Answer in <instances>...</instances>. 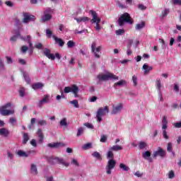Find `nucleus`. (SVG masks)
Returning <instances> with one entry per match:
<instances>
[{
  "label": "nucleus",
  "instance_id": "f257e3e1",
  "mask_svg": "<svg viewBox=\"0 0 181 181\" xmlns=\"http://www.w3.org/2000/svg\"><path fill=\"white\" fill-rule=\"evenodd\" d=\"M45 159L47 160L49 165H62V166H66V168L70 166V163L66 162L62 158L55 157V156H45Z\"/></svg>",
  "mask_w": 181,
  "mask_h": 181
},
{
  "label": "nucleus",
  "instance_id": "f03ea898",
  "mask_svg": "<svg viewBox=\"0 0 181 181\" xmlns=\"http://www.w3.org/2000/svg\"><path fill=\"white\" fill-rule=\"evenodd\" d=\"M97 78L98 80V84L100 81H108V80H113V81L119 80V77L111 73H108L107 74H99L98 75Z\"/></svg>",
  "mask_w": 181,
  "mask_h": 181
},
{
  "label": "nucleus",
  "instance_id": "7ed1b4c3",
  "mask_svg": "<svg viewBox=\"0 0 181 181\" xmlns=\"http://www.w3.org/2000/svg\"><path fill=\"white\" fill-rule=\"evenodd\" d=\"M161 124H162V134H163V138L164 139H165V141H168V139H169V134H168V117L166 116H163L162 118V121H161Z\"/></svg>",
  "mask_w": 181,
  "mask_h": 181
},
{
  "label": "nucleus",
  "instance_id": "20e7f679",
  "mask_svg": "<svg viewBox=\"0 0 181 181\" xmlns=\"http://www.w3.org/2000/svg\"><path fill=\"white\" fill-rule=\"evenodd\" d=\"M110 112V109L108 106H105L104 107H100L96 112V119L98 122L103 121V117H105L107 114Z\"/></svg>",
  "mask_w": 181,
  "mask_h": 181
},
{
  "label": "nucleus",
  "instance_id": "39448f33",
  "mask_svg": "<svg viewBox=\"0 0 181 181\" xmlns=\"http://www.w3.org/2000/svg\"><path fill=\"white\" fill-rule=\"evenodd\" d=\"M12 107V104L11 103H8L0 107V114L4 117H6V115H12L15 111L9 110Z\"/></svg>",
  "mask_w": 181,
  "mask_h": 181
},
{
  "label": "nucleus",
  "instance_id": "423d86ee",
  "mask_svg": "<svg viewBox=\"0 0 181 181\" xmlns=\"http://www.w3.org/2000/svg\"><path fill=\"white\" fill-rule=\"evenodd\" d=\"M119 25L123 26L124 23H129L130 25H132L133 22L132 20H131V16H129V13H123L118 20Z\"/></svg>",
  "mask_w": 181,
  "mask_h": 181
},
{
  "label": "nucleus",
  "instance_id": "0eeeda50",
  "mask_svg": "<svg viewBox=\"0 0 181 181\" xmlns=\"http://www.w3.org/2000/svg\"><path fill=\"white\" fill-rule=\"evenodd\" d=\"M78 90L79 89L76 85H72L71 86H66L64 88V93H65V94H69V93H73L76 98L78 97Z\"/></svg>",
  "mask_w": 181,
  "mask_h": 181
},
{
  "label": "nucleus",
  "instance_id": "6e6552de",
  "mask_svg": "<svg viewBox=\"0 0 181 181\" xmlns=\"http://www.w3.org/2000/svg\"><path fill=\"white\" fill-rule=\"evenodd\" d=\"M101 46L97 47V44L95 42H93L91 45V52L93 53L95 59H100V56L101 54Z\"/></svg>",
  "mask_w": 181,
  "mask_h": 181
},
{
  "label": "nucleus",
  "instance_id": "1a4fd4ad",
  "mask_svg": "<svg viewBox=\"0 0 181 181\" xmlns=\"http://www.w3.org/2000/svg\"><path fill=\"white\" fill-rule=\"evenodd\" d=\"M52 13H53V9L51 8H46L42 16V21L47 22V21H50V19H52Z\"/></svg>",
  "mask_w": 181,
  "mask_h": 181
},
{
  "label": "nucleus",
  "instance_id": "9d476101",
  "mask_svg": "<svg viewBox=\"0 0 181 181\" xmlns=\"http://www.w3.org/2000/svg\"><path fill=\"white\" fill-rule=\"evenodd\" d=\"M115 165H117V161L114 159H110L107 161V165L105 167L106 173L107 175H111L112 169L115 168Z\"/></svg>",
  "mask_w": 181,
  "mask_h": 181
},
{
  "label": "nucleus",
  "instance_id": "9b49d317",
  "mask_svg": "<svg viewBox=\"0 0 181 181\" xmlns=\"http://www.w3.org/2000/svg\"><path fill=\"white\" fill-rule=\"evenodd\" d=\"M23 23H29V22H35L36 21V17L30 14V13H23Z\"/></svg>",
  "mask_w": 181,
  "mask_h": 181
},
{
  "label": "nucleus",
  "instance_id": "f8f14e48",
  "mask_svg": "<svg viewBox=\"0 0 181 181\" xmlns=\"http://www.w3.org/2000/svg\"><path fill=\"white\" fill-rule=\"evenodd\" d=\"M124 109V104L119 103L117 105H113L111 114L112 115H117V114H121V111Z\"/></svg>",
  "mask_w": 181,
  "mask_h": 181
},
{
  "label": "nucleus",
  "instance_id": "ddd939ff",
  "mask_svg": "<svg viewBox=\"0 0 181 181\" xmlns=\"http://www.w3.org/2000/svg\"><path fill=\"white\" fill-rule=\"evenodd\" d=\"M89 14L91 15L92 19L90 20V23L94 25L95 22H101V18L98 16V13L94 10H90Z\"/></svg>",
  "mask_w": 181,
  "mask_h": 181
},
{
  "label": "nucleus",
  "instance_id": "4468645a",
  "mask_svg": "<svg viewBox=\"0 0 181 181\" xmlns=\"http://www.w3.org/2000/svg\"><path fill=\"white\" fill-rule=\"evenodd\" d=\"M165 158L166 156V151L162 148V147H158L157 151H153V158Z\"/></svg>",
  "mask_w": 181,
  "mask_h": 181
},
{
  "label": "nucleus",
  "instance_id": "2eb2a0df",
  "mask_svg": "<svg viewBox=\"0 0 181 181\" xmlns=\"http://www.w3.org/2000/svg\"><path fill=\"white\" fill-rule=\"evenodd\" d=\"M49 98H50V95H45L44 98L38 101L37 107L38 108H43V105H45V104H47V103H50V99Z\"/></svg>",
  "mask_w": 181,
  "mask_h": 181
},
{
  "label": "nucleus",
  "instance_id": "dca6fc26",
  "mask_svg": "<svg viewBox=\"0 0 181 181\" xmlns=\"http://www.w3.org/2000/svg\"><path fill=\"white\" fill-rule=\"evenodd\" d=\"M13 35H14L13 36H12L10 38L11 42H16L18 37H19V39H21V30H13L12 31Z\"/></svg>",
  "mask_w": 181,
  "mask_h": 181
},
{
  "label": "nucleus",
  "instance_id": "f3484780",
  "mask_svg": "<svg viewBox=\"0 0 181 181\" xmlns=\"http://www.w3.org/2000/svg\"><path fill=\"white\" fill-rule=\"evenodd\" d=\"M43 54H45L47 59H49V60H54V59H56V57L52 54V51L48 48L45 49Z\"/></svg>",
  "mask_w": 181,
  "mask_h": 181
},
{
  "label": "nucleus",
  "instance_id": "a211bd4d",
  "mask_svg": "<svg viewBox=\"0 0 181 181\" xmlns=\"http://www.w3.org/2000/svg\"><path fill=\"white\" fill-rule=\"evenodd\" d=\"M52 38L54 39L55 44L58 45L60 47L64 46V41L62 38H59L56 37V35H52Z\"/></svg>",
  "mask_w": 181,
  "mask_h": 181
},
{
  "label": "nucleus",
  "instance_id": "6ab92c4d",
  "mask_svg": "<svg viewBox=\"0 0 181 181\" xmlns=\"http://www.w3.org/2000/svg\"><path fill=\"white\" fill-rule=\"evenodd\" d=\"M0 135L1 136H5V138H8V136H9V130L6 128L0 129Z\"/></svg>",
  "mask_w": 181,
  "mask_h": 181
},
{
  "label": "nucleus",
  "instance_id": "aec40b11",
  "mask_svg": "<svg viewBox=\"0 0 181 181\" xmlns=\"http://www.w3.org/2000/svg\"><path fill=\"white\" fill-rule=\"evenodd\" d=\"M16 155H18V156H19V158H28L29 157V154H28V153L22 151V150H18L16 152Z\"/></svg>",
  "mask_w": 181,
  "mask_h": 181
},
{
  "label": "nucleus",
  "instance_id": "412c9836",
  "mask_svg": "<svg viewBox=\"0 0 181 181\" xmlns=\"http://www.w3.org/2000/svg\"><path fill=\"white\" fill-rule=\"evenodd\" d=\"M47 146L49 148H59V146H66V144L64 143H54V144H48Z\"/></svg>",
  "mask_w": 181,
  "mask_h": 181
},
{
  "label": "nucleus",
  "instance_id": "4be33fe9",
  "mask_svg": "<svg viewBox=\"0 0 181 181\" xmlns=\"http://www.w3.org/2000/svg\"><path fill=\"white\" fill-rule=\"evenodd\" d=\"M153 69V68L152 66H149L146 64H144L143 65V69L144 70V74H149V71H152Z\"/></svg>",
  "mask_w": 181,
  "mask_h": 181
},
{
  "label": "nucleus",
  "instance_id": "5701e85b",
  "mask_svg": "<svg viewBox=\"0 0 181 181\" xmlns=\"http://www.w3.org/2000/svg\"><path fill=\"white\" fill-rule=\"evenodd\" d=\"M156 87L158 90V92L162 91V81L160 79L157 78L156 81Z\"/></svg>",
  "mask_w": 181,
  "mask_h": 181
},
{
  "label": "nucleus",
  "instance_id": "b1692460",
  "mask_svg": "<svg viewBox=\"0 0 181 181\" xmlns=\"http://www.w3.org/2000/svg\"><path fill=\"white\" fill-rule=\"evenodd\" d=\"M44 86L45 85L43 83L37 82L32 85V88H33V90H39Z\"/></svg>",
  "mask_w": 181,
  "mask_h": 181
},
{
  "label": "nucleus",
  "instance_id": "393cba45",
  "mask_svg": "<svg viewBox=\"0 0 181 181\" xmlns=\"http://www.w3.org/2000/svg\"><path fill=\"white\" fill-rule=\"evenodd\" d=\"M122 149H124L122 146L118 145H115L110 148V151H113L114 152H117V151H122Z\"/></svg>",
  "mask_w": 181,
  "mask_h": 181
},
{
  "label": "nucleus",
  "instance_id": "a878e982",
  "mask_svg": "<svg viewBox=\"0 0 181 181\" xmlns=\"http://www.w3.org/2000/svg\"><path fill=\"white\" fill-rule=\"evenodd\" d=\"M148 144L145 141H139L138 144L139 149L142 150L145 149V148H147Z\"/></svg>",
  "mask_w": 181,
  "mask_h": 181
},
{
  "label": "nucleus",
  "instance_id": "bb28decb",
  "mask_svg": "<svg viewBox=\"0 0 181 181\" xmlns=\"http://www.w3.org/2000/svg\"><path fill=\"white\" fill-rule=\"evenodd\" d=\"M127 86V81L122 79L114 84V87Z\"/></svg>",
  "mask_w": 181,
  "mask_h": 181
},
{
  "label": "nucleus",
  "instance_id": "cd10ccee",
  "mask_svg": "<svg viewBox=\"0 0 181 181\" xmlns=\"http://www.w3.org/2000/svg\"><path fill=\"white\" fill-rule=\"evenodd\" d=\"M119 168L121 170H123V172H128V170H129V167L122 163L119 164Z\"/></svg>",
  "mask_w": 181,
  "mask_h": 181
},
{
  "label": "nucleus",
  "instance_id": "c85d7f7f",
  "mask_svg": "<svg viewBox=\"0 0 181 181\" xmlns=\"http://www.w3.org/2000/svg\"><path fill=\"white\" fill-rule=\"evenodd\" d=\"M31 173L33 175H37V167L35 164H31L30 167Z\"/></svg>",
  "mask_w": 181,
  "mask_h": 181
},
{
  "label": "nucleus",
  "instance_id": "c756f323",
  "mask_svg": "<svg viewBox=\"0 0 181 181\" xmlns=\"http://www.w3.org/2000/svg\"><path fill=\"white\" fill-rule=\"evenodd\" d=\"M23 144L26 145V144H28V141H29V134L28 133H23Z\"/></svg>",
  "mask_w": 181,
  "mask_h": 181
},
{
  "label": "nucleus",
  "instance_id": "7c9ffc66",
  "mask_svg": "<svg viewBox=\"0 0 181 181\" xmlns=\"http://www.w3.org/2000/svg\"><path fill=\"white\" fill-rule=\"evenodd\" d=\"M23 78H24L25 81L28 84H29L30 83V78L29 77V74H28V73H26V72H23Z\"/></svg>",
  "mask_w": 181,
  "mask_h": 181
},
{
  "label": "nucleus",
  "instance_id": "2f4dec72",
  "mask_svg": "<svg viewBox=\"0 0 181 181\" xmlns=\"http://www.w3.org/2000/svg\"><path fill=\"white\" fill-rule=\"evenodd\" d=\"M21 40H23V42H29L30 41L32 40V37L30 35H27L26 37H23L21 35Z\"/></svg>",
  "mask_w": 181,
  "mask_h": 181
},
{
  "label": "nucleus",
  "instance_id": "473e14b6",
  "mask_svg": "<svg viewBox=\"0 0 181 181\" xmlns=\"http://www.w3.org/2000/svg\"><path fill=\"white\" fill-rule=\"evenodd\" d=\"M142 158H144V159L146 160L148 159V158H151V152H149L148 151L143 152Z\"/></svg>",
  "mask_w": 181,
  "mask_h": 181
},
{
  "label": "nucleus",
  "instance_id": "72a5a7b5",
  "mask_svg": "<svg viewBox=\"0 0 181 181\" xmlns=\"http://www.w3.org/2000/svg\"><path fill=\"white\" fill-rule=\"evenodd\" d=\"M145 27V23L141 22L140 23L136 24V30H141V29H144Z\"/></svg>",
  "mask_w": 181,
  "mask_h": 181
},
{
  "label": "nucleus",
  "instance_id": "f704fd0d",
  "mask_svg": "<svg viewBox=\"0 0 181 181\" xmlns=\"http://www.w3.org/2000/svg\"><path fill=\"white\" fill-rule=\"evenodd\" d=\"M159 42L160 43H161V47L163 50L166 49V47H168V45H166V42H165V40L162 38L159 39Z\"/></svg>",
  "mask_w": 181,
  "mask_h": 181
},
{
  "label": "nucleus",
  "instance_id": "c9c22d12",
  "mask_svg": "<svg viewBox=\"0 0 181 181\" xmlns=\"http://www.w3.org/2000/svg\"><path fill=\"white\" fill-rule=\"evenodd\" d=\"M59 125L61 127H67V125H68V124H67V119L63 118L62 119H61V121L59 122Z\"/></svg>",
  "mask_w": 181,
  "mask_h": 181
},
{
  "label": "nucleus",
  "instance_id": "e433bc0d",
  "mask_svg": "<svg viewBox=\"0 0 181 181\" xmlns=\"http://www.w3.org/2000/svg\"><path fill=\"white\" fill-rule=\"evenodd\" d=\"M74 46H76V42H74L73 40L68 41L67 47L69 49H71V48L74 47Z\"/></svg>",
  "mask_w": 181,
  "mask_h": 181
},
{
  "label": "nucleus",
  "instance_id": "4c0bfd02",
  "mask_svg": "<svg viewBox=\"0 0 181 181\" xmlns=\"http://www.w3.org/2000/svg\"><path fill=\"white\" fill-rule=\"evenodd\" d=\"M45 33H46V36L47 37H53V36H54V35H53V33H52V30H50V29H47L45 30Z\"/></svg>",
  "mask_w": 181,
  "mask_h": 181
},
{
  "label": "nucleus",
  "instance_id": "58836bf2",
  "mask_svg": "<svg viewBox=\"0 0 181 181\" xmlns=\"http://www.w3.org/2000/svg\"><path fill=\"white\" fill-rule=\"evenodd\" d=\"M84 132V127H79L76 134V136H81Z\"/></svg>",
  "mask_w": 181,
  "mask_h": 181
},
{
  "label": "nucleus",
  "instance_id": "ea45409f",
  "mask_svg": "<svg viewBox=\"0 0 181 181\" xmlns=\"http://www.w3.org/2000/svg\"><path fill=\"white\" fill-rule=\"evenodd\" d=\"M37 124H38V125L43 127L45 125H47V122H46V120H45V119H38Z\"/></svg>",
  "mask_w": 181,
  "mask_h": 181
},
{
  "label": "nucleus",
  "instance_id": "a19ab883",
  "mask_svg": "<svg viewBox=\"0 0 181 181\" xmlns=\"http://www.w3.org/2000/svg\"><path fill=\"white\" fill-rule=\"evenodd\" d=\"M91 146H92L91 143H87L82 146V149L87 151V149H91Z\"/></svg>",
  "mask_w": 181,
  "mask_h": 181
},
{
  "label": "nucleus",
  "instance_id": "79ce46f5",
  "mask_svg": "<svg viewBox=\"0 0 181 181\" xmlns=\"http://www.w3.org/2000/svg\"><path fill=\"white\" fill-rule=\"evenodd\" d=\"M169 13V8H165L162 11L161 18H166Z\"/></svg>",
  "mask_w": 181,
  "mask_h": 181
},
{
  "label": "nucleus",
  "instance_id": "37998d69",
  "mask_svg": "<svg viewBox=\"0 0 181 181\" xmlns=\"http://www.w3.org/2000/svg\"><path fill=\"white\" fill-rule=\"evenodd\" d=\"M132 81L134 87H136L138 86V78L136 76L134 75L132 76Z\"/></svg>",
  "mask_w": 181,
  "mask_h": 181
},
{
  "label": "nucleus",
  "instance_id": "c03bdc74",
  "mask_svg": "<svg viewBox=\"0 0 181 181\" xmlns=\"http://www.w3.org/2000/svg\"><path fill=\"white\" fill-rule=\"evenodd\" d=\"M92 156H93V158H95L96 159H100L101 158V154H100V153L97 151H94L92 153Z\"/></svg>",
  "mask_w": 181,
  "mask_h": 181
},
{
  "label": "nucleus",
  "instance_id": "a18cd8bd",
  "mask_svg": "<svg viewBox=\"0 0 181 181\" xmlns=\"http://www.w3.org/2000/svg\"><path fill=\"white\" fill-rule=\"evenodd\" d=\"M107 159H112L114 158V153H112V151H109L107 153Z\"/></svg>",
  "mask_w": 181,
  "mask_h": 181
},
{
  "label": "nucleus",
  "instance_id": "49530a36",
  "mask_svg": "<svg viewBox=\"0 0 181 181\" xmlns=\"http://www.w3.org/2000/svg\"><path fill=\"white\" fill-rule=\"evenodd\" d=\"M70 104H73L75 108H78L80 106L78 105V101L77 100H74L69 102Z\"/></svg>",
  "mask_w": 181,
  "mask_h": 181
},
{
  "label": "nucleus",
  "instance_id": "de8ad7c7",
  "mask_svg": "<svg viewBox=\"0 0 181 181\" xmlns=\"http://www.w3.org/2000/svg\"><path fill=\"white\" fill-rule=\"evenodd\" d=\"M83 125L86 127V128H88V129H94V125L91 123L86 122Z\"/></svg>",
  "mask_w": 181,
  "mask_h": 181
},
{
  "label": "nucleus",
  "instance_id": "09e8293b",
  "mask_svg": "<svg viewBox=\"0 0 181 181\" xmlns=\"http://www.w3.org/2000/svg\"><path fill=\"white\" fill-rule=\"evenodd\" d=\"M138 9H139V11H145L146 10V6H144L142 4H139L137 6Z\"/></svg>",
  "mask_w": 181,
  "mask_h": 181
},
{
  "label": "nucleus",
  "instance_id": "8fccbe9b",
  "mask_svg": "<svg viewBox=\"0 0 181 181\" xmlns=\"http://www.w3.org/2000/svg\"><path fill=\"white\" fill-rule=\"evenodd\" d=\"M95 24V28L98 32H100L101 30V25H100V22H95L93 24Z\"/></svg>",
  "mask_w": 181,
  "mask_h": 181
},
{
  "label": "nucleus",
  "instance_id": "3c124183",
  "mask_svg": "<svg viewBox=\"0 0 181 181\" xmlns=\"http://www.w3.org/2000/svg\"><path fill=\"white\" fill-rule=\"evenodd\" d=\"M173 90L175 91V93H179V91H180L179 84H177V83L173 84Z\"/></svg>",
  "mask_w": 181,
  "mask_h": 181
},
{
  "label": "nucleus",
  "instance_id": "603ef678",
  "mask_svg": "<svg viewBox=\"0 0 181 181\" xmlns=\"http://www.w3.org/2000/svg\"><path fill=\"white\" fill-rule=\"evenodd\" d=\"M28 50H29V47H28V46L24 45L21 47V52L25 54L28 52Z\"/></svg>",
  "mask_w": 181,
  "mask_h": 181
},
{
  "label": "nucleus",
  "instance_id": "864d4df0",
  "mask_svg": "<svg viewBox=\"0 0 181 181\" xmlns=\"http://www.w3.org/2000/svg\"><path fill=\"white\" fill-rule=\"evenodd\" d=\"M125 31L122 29H119L115 31V33L117 36H121V35H124V33Z\"/></svg>",
  "mask_w": 181,
  "mask_h": 181
},
{
  "label": "nucleus",
  "instance_id": "5fc2aeb1",
  "mask_svg": "<svg viewBox=\"0 0 181 181\" xmlns=\"http://www.w3.org/2000/svg\"><path fill=\"white\" fill-rule=\"evenodd\" d=\"M6 59L7 62V64H12V63H13V59H12V58L11 57H6Z\"/></svg>",
  "mask_w": 181,
  "mask_h": 181
},
{
  "label": "nucleus",
  "instance_id": "6e6d98bb",
  "mask_svg": "<svg viewBox=\"0 0 181 181\" xmlns=\"http://www.w3.org/2000/svg\"><path fill=\"white\" fill-rule=\"evenodd\" d=\"M28 156H30V155H36L37 153V151L36 150H30L27 152Z\"/></svg>",
  "mask_w": 181,
  "mask_h": 181
},
{
  "label": "nucleus",
  "instance_id": "4d7b16f0",
  "mask_svg": "<svg viewBox=\"0 0 181 181\" xmlns=\"http://www.w3.org/2000/svg\"><path fill=\"white\" fill-rule=\"evenodd\" d=\"M173 5H178L181 6V0H172Z\"/></svg>",
  "mask_w": 181,
  "mask_h": 181
},
{
  "label": "nucleus",
  "instance_id": "13d9d810",
  "mask_svg": "<svg viewBox=\"0 0 181 181\" xmlns=\"http://www.w3.org/2000/svg\"><path fill=\"white\" fill-rule=\"evenodd\" d=\"M19 94L21 97H25V88H21L19 90Z\"/></svg>",
  "mask_w": 181,
  "mask_h": 181
},
{
  "label": "nucleus",
  "instance_id": "bf43d9fd",
  "mask_svg": "<svg viewBox=\"0 0 181 181\" xmlns=\"http://www.w3.org/2000/svg\"><path fill=\"white\" fill-rule=\"evenodd\" d=\"M35 47H36V49H39L40 50H42V49H43V45H42L41 42H39L35 45Z\"/></svg>",
  "mask_w": 181,
  "mask_h": 181
},
{
  "label": "nucleus",
  "instance_id": "052dcab7",
  "mask_svg": "<svg viewBox=\"0 0 181 181\" xmlns=\"http://www.w3.org/2000/svg\"><path fill=\"white\" fill-rule=\"evenodd\" d=\"M7 156L10 160H12L13 159V153H11L10 151L7 152Z\"/></svg>",
  "mask_w": 181,
  "mask_h": 181
},
{
  "label": "nucleus",
  "instance_id": "680f3d73",
  "mask_svg": "<svg viewBox=\"0 0 181 181\" xmlns=\"http://www.w3.org/2000/svg\"><path fill=\"white\" fill-rule=\"evenodd\" d=\"M9 122L11 124V125H15V124H16V119L11 117L9 119Z\"/></svg>",
  "mask_w": 181,
  "mask_h": 181
},
{
  "label": "nucleus",
  "instance_id": "e2e57ef3",
  "mask_svg": "<svg viewBox=\"0 0 181 181\" xmlns=\"http://www.w3.org/2000/svg\"><path fill=\"white\" fill-rule=\"evenodd\" d=\"M30 144L32 145V146H34V148H36L37 146V144L36 143L35 139H32L30 141Z\"/></svg>",
  "mask_w": 181,
  "mask_h": 181
},
{
  "label": "nucleus",
  "instance_id": "0e129e2a",
  "mask_svg": "<svg viewBox=\"0 0 181 181\" xmlns=\"http://www.w3.org/2000/svg\"><path fill=\"white\" fill-rule=\"evenodd\" d=\"M168 152H172V143H168L167 146Z\"/></svg>",
  "mask_w": 181,
  "mask_h": 181
},
{
  "label": "nucleus",
  "instance_id": "69168bd1",
  "mask_svg": "<svg viewBox=\"0 0 181 181\" xmlns=\"http://www.w3.org/2000/svg\"><path fill=\"white\" fill-rule=\"evenodd\" d=\"M100 142H107V136L103 135L100 137Z\"/></svg>",
  "mask_w": 181,
  "mask_h": 181
},
{
  "label": "nucleus",
  "instance_id": "338daca9",
  "mask_svg": "<svg viewBox=\"0 0 181 181\" xmlns=\"http://www.w3.org/2000/svg\"><path fill=\"white\" fill-rule=\"evenodd\" d=\"M158 99L160 101H163V96L162 95V91L158 92Z\"/></svg>",
  "mask_w": 181,
  "mask_h": 181
},
{
  "label": "nucleus",
  "instance_id": "774afa93",
  "mask_svg": "<svg viewBox=\"0 0 181 181\" xmlns=\"http://www.w3.org/2000/svg\"><path fill=\"white\" fill-rule=\"evenodd\" d=\"M175 128H181V122L173 124Z\"/></svg>",
  "mask_w": 181,
  "mask_h": 181
}]
</instances>
